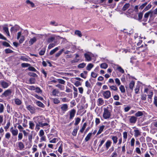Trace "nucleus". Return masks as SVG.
Returning <instances> with one entry per match:
<instances>
[{
    "mask_svg": "<svg viewBox=\"0 0 157 157\" xmlns=\"http://www.w3.org/2000/svg\"><path fill=\"white\" fill-rule=\"evenodd\" d=\"M85 60L86 61L89 62L91 61L92 58L93 57L94 55L90 52H87L84 54Z\"/></svg>",
    "mask_w": 157,
    "mask_h": 157,
    "instance_id": "1",
    "label": "nucleus"
},
{
    "mask_svg": "<svg viewBox=\"0 0 157 157\" xmlns=\"http://www.w3.org/2000/svg\"><path fill=\"white\" fill-rule=\"evenodd\" d=\"M104 113L103 116L104 118H109L110 116V113L108 110V108H104Z\"/></svg>",
    "mask_w": 157,
    "mask_h": 157,
    "instance_id": "2",
    "label": "nucleus"
},
{
    "mask_svg": "<svg viewBox=\"0 0 157 157\" xmlns=\"http://www.w3.org/2000/svg\"><path fill=\"white\" fill-rule=\"evenodd\" d=\"M102 94L104 98L106 99H108L111 97V93L109 90H106L103 91L102 92Z\"/></svg>",
    "mask_w": 157,
    "mask_h": 157,
    "instance_id": "3",
    "label": "nucleus"
},
{
    "mask_svg": "<svg viewBox=\"0 0 157 157\" xmlns=\"http://www.w3.org/2000/svg\"><path fill=\"white\" fill-rule=\"evenodd\" d=\"M68 108V106L66 104H63L60 105V111L63 113L67 111Z\"/></svg>",
    "mask_w": 157,
    "mask_h": 157,
    "instance_id": "4",
    "label": "nucleus"
},
{
    "mask_svg": "<svg viewBox=\"0 0 157 157\" xmlns=\"http://www.w3.org/2000/svg\"><path fill=\"white\" fill-rule=\"evenodd\" d=\"M39 35H36V36L31 38L29 41V44L31 45L36 42L37 40V37H38Z\"/></svg>",
    "mask_w": 157,
    "mask_h": 157,
    "instance_id": "5",
    "label": "nucleus"
},
{
    "mask_svg": "<svg viewBox=\"0 0 157 157\" xmlns=\"http://www.w3.org/2000/svg\"><path fill=\"white\" fill-rule=\"evenodd\" d=\"M27 109L31 113H34L35 112V109L32 106L29 105L27 107Z\"/></svg>",
    "mask_w": 157,
    "mask_h": 157,
    "instance_id": "6",
    "label": "nucleus"
},
{
    "mask_svg": "<svg viewBox=\"0 0 157 157\" xmlns=\"http://www.w3.org/2000/svg\"><path fill=\"white\" fill-rule=\"evenodd\" d=\"M97 103L98 106L102 105L104 103V101L102 98H99L97 101Z\"/></svg>",
    "mask_w": 157,
    "mask_h": 157,
    "instance_id": "7",
    "label": "nucleus"
},
{
    "mask_svg": "<svg viewBox=\"0 0 157 157\" xmlns=\"http://www.w3.org/2000/svg\"><path fill=\"white\" fill-rule=\"evenodd\" d=\"M29 57L27 56H21L20 57L21 60L26 62L29 61Z\"/></svg>",
    "mask_w": 157,
    "mask_h": 157,
    "instance_id": "8",
    "label": "nucleus"
},
{
    "mask_svg": "<svg viewBox=\"0 0 157 157\" xmlns=\"http://www.w3.org/2000/svg\"><path fill=\"white\" fill-rule=\"evenodd\" d=\"M11 91L10 90L8 89L5 91L2 94L6 97L9 96L11 95Z\"/></svg>",
    "mask_w": 157,
    "mask_h": 157,
    "instance_id": "9",
    "label": "nucleus"
},
{
    "mask_svg": "<svg viewBox=\"0 0 157 157\" xmlns=\"http://www.w3.org/2000/svg\"><path fill=\"white\" fill-rule=\"evenodd\" d=\"M134 136L135 137H137L141 135V132L138 129H136L134 130Z\"/></svg>",
    "mask_w": 157,
    "mask_h": 157,
    "instance_id": "10",
    "label": "nucleus"
},
{
    "mask_svg": "<svg viewBox=\"0 0 157 157\" xmlns=\"http://www.w3.org/2000/svg\"><path fill=\"white\" fill-rule=\"evenodd\" d=\"M18 144L19 149L20 150H22L25 148V145L24 144L21 142H18Z\"/></svg>",
    "mask_w": 157,
    "mask_h": 157,
    "instance_id": "11",
    "label": "nucleus"
},
{
    "mask_svg": "<svg viewBox=\"0 0 157 157\" xmlns=\"http://www.w3.org/2000/svg\"><path fill=\"white\" fill-rule=\"evenodd\" d=\"M1 84L2 87L4 88H7L9 86V84L5 82V81H1Z\"/></svg>",
    "mask_w": 157,
    "mask_h": 157,
    "instance_id": "12",
    "label": "nucleus"
},
{
    "mask_svg": "<svg viewBox=\"0 0 157 157\" xmlns=\"http://www.w3.org/2000/svg\"><path fill=\"white\" fill-rule=\"evenodd\" d=\"M75 112L76 111L74 109H72L69 112L70 118H72L74 117Z\"/></svg>",
    "mask_w": 157,
    "mask_h": 157,
    "instance_id": "13",
    "label": "nucleus"
},
{
    "mask_svg": "<svg viewBox=\"0 0 157 157\" xmlns=\"http://www.w3.org/2000/svg\"><path fill=\"white\" fill-rule=\"evenodd\" d=\"M153 95V92L152 90H149L147 94L148 100L149 99H151Z\"/></svg>",
    "mask_w": 157,
    "mask_h": 157,
    "instance_id": "14",
    "label": "nucleus"
},
{
    "mask_svg": "<svg viewBox=\"0 0 157 157\" xmlns=\"http://www.w3.org/2000/svg\"><path fill=\"white\" fill-rule=\"evenodd\" d=\"M2 28L5 32L7 34V35L9 37L10 36L8 28L7 27H6L4 26H3Z\"/></svg>",
    "mask_w": 157,
    "mask_h": 157,
    "instance_id": "15",
    "label": "nucleus"
},
{
    "mask_svg": "<svg viewBox=\"0 0 157 157\" xmlns=\"http://www.w3.org/2000/svg\"><path fill=\"white\" fill-rule=\"evenodd\" d=\"M112 142L109 140L107 141L105 144V146L107 150L108 149L109 147L110 146Z\"/></svg>",
    "mask_w": 157,
    "mask_h": 157,
    "instance_id": "16",
    "label": "nucleus"
},
{
    "mask_svg": "<svg viewBox=\"0 0 157 157\" xmlns=\"http://www.w3.org/2000/svg\"><path fill=\"white\" fill-rule=\"evenodd\" d=\"M130 6V4L128 3H126L122 8L123 11H125Z\"/></svg>",
    "mask_w": 157,
    "mask_h": 157,
    "instance_id": "17",
    "label": "nucleus"
},
{
    "mask_svg": "<svg viewBox=\"0 0 157 157\" xmlns=\"http://www.w3.org/2000/svg\"><path fill=\"white\" fill-rule=\"evenodd\" d=\"M116 66L117 67V70H118L121 73L123 74L124 73V71L122 68L119 65H117Z\"/></svg>",
    "mask_w": 157,
    "mask_h": 157,
    "instance_id": "18",
    "label": "nucleus"
},
{
    "mask_svg": "<svg viewBox=\"0 0 157 157\" xmlns=\"http://www.w3.org/2000/svg\"><path fill=\"white\" fill-rule=\"evenodd\" d=\"M94 65L92 63H89L86 67V69L88 71H90L91 69L93 67Z\"/></svg>",
    "mask_w": 157,
    "mask_h": 157,
    "instance_id": "19",
    "label": "nucleus"
},
{
    "mask_svg": "<svg viewBox=\"0 0 157 157\" xmlns=\"http://www.w3.org/2000/svg\"><path fill=\"white\" fill-rule=\"evenodd\" d=\"M49 25H51L55 26H57L59 25V24L54 21H50L49 22Z\"/></svg>",
    "mask_w": 157,
    "mask_h": 157,
    "instance_id": "20",
    "label": "nucleus"
},
{
    "mask_svg": "<svg viewBox=\"0 0 157 157\" xmlns=\"http://www.w3.org/2000/svg\"><path fill=\"white\" fill-rule=\"evenodd\" d=\"M109 88L111 90H113L114 91H117L118 90L116 86L115 85H112V86H109Z\"/></svg>",
    "mask_w": 157,
    "mask_h": 157,
    "instance_id": "21",
    "label": "nucleus"
},
{
    "mask_svg": "<svg viewBox=\"0 0 157 157\" xmlns=\"http://www.w3.org/2000/svg\"><path fill=\"white\" fill-rule=\"evenodd\" d=\"M104 127L105 126L104 125H102L100 127L97 133V135H98L101 132L103 131L104 128Z\"/></svg>",
    "mask_w": 157,
    "mask_h": 157,
    "instance_id": "22",
    "label": "nucleus"
},
{
    "mask_svg": "<svg viewBox=\"0 0 157 157\" xmlns=\"http://www.w3.org/2000/svg\"><path fill=\"white\" fill-rule=\"evenodd\" d=\"M134 85L135 82L133 81H131L129 83V87L130 89H131V90H132Z\"/></svg>",
    "mask_w": 157,
    "mask_h": 157,
    "instance_id": "23",
    "label": "nucleus"
},
{
    "mask_svg": "<svg viewBox=\"0 0 157 157\" xmlns=\"http://www.w3.org/2000/svg\"><path fill=\"white\" fill-rule=\"evenodd\" d=\"M18 28V27L17 26H15L13 27H12L10 29V31L11 32H16L17 30V29Z\"/></svg>",
    "mask_w": 157,
    "mask_h": 157,
    "instance_id": "24",
    "label": "nucleus"
},
{
    "mask_svg": "<svg viewBox=\"0 0 157 157\" xmlns=\"http://www.w3.org/2000/svg\"><path fill=\"white\" fill-rule=\"evenodd\" d=\"M107 64L105 63H103L100 65L101 68L105 69L108 67Z\"/></svg>",
    "mask_w": 157,
    "mask_h": 157,
    "instance_id": "25",
    "label": "nucleus"
},
{
    "mask_svg": "<svg viewBox=\"0 0 157 157\" xmlns=\"http://www.w3.org/2000/svg\"><path fill=\"white\" fill-rule=\"evenodd\" d=\"M11 132L13 136H16L18 134V131L17 129H14L11 131Z\"/></svg>",
    "mask_w": 157,
    "mask_h": 157,
    "instance_id": "26",
    "label": "nucleus"
},
{
    "mask_svg": "<svg viewBox=\"0 0 157 157\" xmlns=\"http://www.w3.org/2000/svg\"><path fill=\"white\" fill-rule=\"evenodd\" d=\"M36 105L39 106L42 108H44V104L39 101H37L36 102Z\"/></svg>",
    "mask_w": 157,
    "mask_h": 157,
    "instance_id": "27",
    "label": "nucleus"
},
{
    "mask_svg": "<svg viewBox=\"0 0 157 157\" xmlns=\"http://www.w3.org/2000/svg\"><path fill=\"white\" fill-rule=\"evenodd\" d=\"M59 49V48L58 47H56L54 49H53L52 50H51L49 53V54L50 55H51L54 54L55 52H56L57 51H58Z\"/></svg>",
    "mask_w": 157,
    "mask_h": 157,
    "instance_id": "28",
    "label": "nucleus"
},
{
    "mask_svg": "<svg viewBox=\"0 0 157 157\" xmlns=\"http://www.w3.org/2000/svg\"><path fill=\"white\" fill-rule=\"evenodd\" d=\"M111 139L113 141V144H116L117 143L118 139V138L117 136H112Z\"/></svg>",
    "mask_w": 157,
    "mask_h": 157,
    "instance_id": "29",
    "label": "nucleus"
},
{
    "mask_svg": "<svg viewBox=\"0 0 157 157\" xmlns=\"http://www.w3.org/2000/svg\"><path fill=\"white\" fill-rule=\"evenodd\" d=\"M148 12H147L145 13L144 15L143 20L144 21H147L148 17L149 16Z\"/></svg>",
    "mask_w": 157,
    "mask_h": 157,
    "instance_id": "30",
    "label": "nucleus"
},
{
    "mask_svg": "<svg viewBox=\"0 0 157 157\" xmlns=\"http://www.w3.org/2000/svg\"><path fill=\"white\" fill-rule=\"evenodd\" d=\"M14 102L15 104L17 105H20L21 103V100L18 98L15 99L14 100Z\"/></svg>",
    "mask_w": 157,
    "mask_h": 157,
    "instance_id": "31",
    "label": "nucleus"
},
{
    "mask_svg": "<svg viewBox=\"0 0 157 157\" xmlns=\"http://www.w3.org/2000/svg\"><path fill=\"white\" fill-rule=\"evenodd\" d=\"M59 92V91L58 90L54 89L52 91V95L55 96H57Z\"/></svg>",
    "mask_w": 157,
    "mask_h": 157,
    "instance_id": "32",
    "label": "nucleus"
},
{
    "mask_svg": "<svg viewBox=\"0 0 157 157\" xmlns=\"http://www.w3.org/2000/svg\"><path fill=\"white\" fill-rule=\"evenodd\" d=\"M119 89L120 91L122 93H124L125 92V89L124 88V86L123 85H121L119 87Z\"/></svg>",
    "mask_w": 157,
    "mask_h": 157,
    "instance_id": "33",
    "label": "nucleus"
},
{
    "mask_svg": "<svg viewBox=\"0 0 157 157\" xmlns=\"http://www.w3.org/2000/svg\"><path fill=\"white\" fill-rule=\"evenodd\" d=\"M75 35H77L79 37H81L82 36V35L81 31L78 30H75Z\"/></svg>",
    "mask_w": 157,
    "mask_h": 157,
    "instance_id": "34",
    "label": "nucleus"
},
{
    "mask_svg": "<svg viewBox=\"0 0 157 157\" xmlns=\"http://www.w3.org/2000/svg\"><path fill=\"white\" fill-rule=\"evenodd\" d=\"M92 134V133H89L88 134L85 139V140L86 141H87L90 140L91 136Z\"/></svg>",
    "mask_w": 157,
    "mask_h": 157,
    "instance_id": "35",
    "label": "nucleus"
},
{
    "mask_svg": "<svg viewBox=\"0 0 157 157\" xmlns=\"http://www.w3.org/2000/svg\"><path fill=\"white\" fill-rule=\"evenodd\" d=\"M86 125H87L86 123H84V124H83L82 126V128L80 130V132H81L82 133L83 132L84 130Z\"/></svg>",
    "mask_w": 157,
    "mask_h": 157,
    "instance_id": "36",
    "label": "nucleus"
},
{
    "mask_svg": "<svg viewBox=\"0 0 157 157\" xmlns=\"http://www.w3.org/2000/svg\"><path fill=\"white\" fill-rule=\"evenodd\" d=\"M56 44V42H54V43H50L48 45V49H50L54 46H55Z\"/></svg>",
    "mask_w": 157,
    "mask_h": 157,
    "instance_id": "37",
    "label": "nucleus"
},
{
    "mask_svg": "<svg viewBox=\"0 0 157 157\" xmlns=\"http://www.w3.org/2000/svg\"><path fill=\"white\" fill-rule=\"evenodd\" d=\"M64 51V49H62L61 50H60L58 53L56 54L55 56L56 57H58Z\"/></svg>",
    "mask_w": 157,
    "mask_h": 157,
    "instance_id": "38",
    "label": "nucleus"
},
{
    "mask_svg": "<svg viewBox=\"0 0 157 157\" xmlns=\"http://www.w3.org/2000/svg\"><path fill=\"white\" fill-rule=\"evenodd\" d=\"M48 125V124L47 123H42V122H39V124H36V127L37 126V125L39 126L40 127H43L45 126H47Z\"/></svg>",
    "mask_w": 157,
    "mask_h": 157,
    "instance_id": "39",
    "label": "nucleus"
},
{
    "mask_svg": "<svg viewBox=\"0 0 157 157\" xmlns=\"http://www.w3.org/2000/svg\"><path fill=\"white\" fill-rule=\"evenodd\" d=\"M148 13L149 14V15L150 16V17H154V15L155 14L154 13V11H153L151 10H150L148 12Z\"/></svg>",
    "mask_w": 157,
    "mask_h": 157,
    "instance_id": "40",
    "label": "nucleus"
},
{
    "mask_svg": "<svg viewBox=\"0 0 157 157\" xmlns=\"http://www.w3.org/2000/svg\"><path fill=\"white\" fill-rule=\"evenodd\" d=\"M147 95L144 94H142L141 95V100L145 101L146 99Z\"/></svg>",
    "mask_w": 157,
    "mask_h": 157,
    "instance_id": "41",
    "label": "nucleus"
},
{
    "mask_svg": "<svg viewBox=\"0 0 157 157\" xmlns=\"http://www.w3.org/2000/svg\"><path fill=\"white\" fill-rule=\"evenodd\" d=\"M52 101L55 104H58L60 102V101L59 99L56 98H53Z\"/></svg>",
    "mask_w": 157,
    "mask_h": 157,
    "instance_id": "42",
    "label": "nucleus"
},
{
    "mask_svg": "<svg viewBox=\"0 0 157 157\" xmlns=\"http://www.w3.org/2000/svg\"><path fill=\"white\" fill-rule=\"evenodd\" d=\"M140 87L138 85H137L136 86L135 88V91L136 94H138L139 91Z\"/></svg>",
    "mask_w": 157,
    "mask_h": 157,
    "instance_id": "43",
    "label": "nucleus"
},
{
    "mask_svg": "<svg viewBox=\"0 0 157 157\" xmlns=\"http://www.w3.org/2000/svg\"><path fill=\"white\" fill-rule=\"evenodd\" d=\"M26 3L28 4H29L30 5V6L32 7H33L34 6V4L32 2L30 1L29 0H27L26 1Z\"/></svg>",
    "mask_w": 157,
    "mask_h": 157,
    "instance_id": "44",
    "label": "nucleus"
},
{
    "mask_svg": "<svg viewBox=\"0 0 157 157\" xmlns=\"http://www.w3.org/2000/svg\"><path fill=\"white\" fill-rule=\"evenodd\" d=\"M28 75L30 76H32L34 77H36L37 76V75L36 73L32 72L29 73Z\"/></svg>",
    "mask_w": 157,
    "mask_h": 157,
    "instance_id": "45",
    "label": "nucleus"
},
{
    "mask_svg": "<svg viewBox=\"0 0 157 157\" xmlns=\"http://www.w3.org/2000/svg\"><path fill=\"white\" fill-rule=\"evenodd\" d=\"M123 137L125 139L124 141L125 142L126 141V139L127 138V132H124L123 133Z\"/></svg>",
    "mask_w": 157,
    "mask_h": 157,
    "instance_id": "46",
    "label": "nucleus"
},
{
    "mask_svg": "<svg viewBox=\"0 0 157 157\" xmlns=\"http://www.w3.org/2000/svg\"><path fill=\"white\" fill-rule=\"evenodd\" d=\"M28 69L30 71H33L36 72H37V70L33 67H29Z\"/></svg>",
    "mask_w": 157,
    "mask_h": 157,
    "instance_id": "47",
    "label": "nucleus"
},
{
    "mask_svg": "<svg viewBox=\"0 0 157 157\" xmlns=\"http://www.w3.org/2000/svg\"><path fill=\"white\" fill-rule=\"evenodd\" d=\"M154 104L157 107V96H155L154 98Z\"/></svg>",
    "mask_w": 157,
    "mask_h": 157,
    "instance_id": "48",
    "label": "nucleus"
},
{
    "mask_svg": "<svg viewBox=\"0 0 157 157\" xmlns=\"http://www.w3.org/2000/svg\"><path fill=\"white\" fill-rule=\"evenodd\" d=\"M135 141V139L134 138H132L130 141V144L131 146L133 147L134 146Z\"/></svg>",
    "mask_w": 157,
    "mask_h": 157,
    "instance_id": "49",
    "label": "nucleus"
},
{
    "mask_svg": "<svg viewBox=\"0 0 157 157\" xmlns=\"http://www.w3.org/2000/svg\"><path fill=\"white\" fill-rule=\"evenodd\" d=\"M30 66V64L28 63H22L21 64V66L22 67H28Z\"/></svg>",
    "mask_w": 157,
    "mask_h": 157,
    "instance_id": "50",
    "label": "nucleus"
},
{
    "mask_svg": "<svg viewBox=\"0 0 157 157\" xmlns=\"http://www.w3.org/2000/svg\"><path fill=\"white\" fill-rule=\"evenodd\" d=\"M135 116L137 117H139L143 115L142 112L141 111H138L135 114Z\"/></svg>",
    "mask_w": 157,
    "mask_h": 157,
    "instance_id": "51",
    "label": "nucleus"
},
{
    "mask_svg": "<svg viewBox=\"0 0 157 157\" xmlns=\"http://www.w3.org/2000/svg\"><path fill=\"white\" fill-rule=\"evenodd\" d=\"M45 51V49H42L40 52L39 54L40 56H42L44 55Z\"/></svg>",
    "mask_w": 157,
    "mask_h": 157,
    "instance_id": "52",
    "label": "nucleus"
},
{
    "mask_svg": "<svg viewBox=\"0 0 157 157\" xmlns=\"http://www.w3.org/2000/svg\"><path fill=\"white\" fill-rule=\"evenodd\" d=\"M86 65V64L84 63H82L79 64L78 66V67L80 68H82L84 67Z\"/></svg>",
    "mask_w": 157,
    "mask_h": 157,
    "instance_id": "53",
    "label": "nucleus"
},
{
    "mask_svg": "<svg viewBox=\"0 0 157 157\" xmlns=\"http://www.w3.org/2000/svg\"><path fill=\"white\" fill-rule=\"evenodd\" d=\"M25 40V38L24 36H21V37L19 40V42L20 44L22 43Z\"/></svg>",
    "mask_w": 157,
    "mask_h": 157,
    "instance_id": "54",
    "label": "nucleus"
},
{
    "mask_svg": "<svg viewBox=\"0 0 157 157\" xmlns=\"http://www.w3.org/2000/svg\"><path fill=\"white\" fill-rule=\"evenodd\" d=\"M55 39V38L54 37H50L48 39V43H51L53 42Z\"/></svg>",
    "mask_w": 157,
    "mask_h": 157,
    "instance_id": "55",
    "label": "nucleus"
},
{
    "mask_svg": "<svg viewBox=\"0 0 157 157\" xmlns=\"http://www.w3.org/2000/svg\"><path fill=\"white\" fill-rule=\"evenodd\" d=\"M33 95L38 99L40 100H43V98H42V97H41L40 96L38 95L37 94H34Z\"/></svg>",
    "mask_w": 157,
    "mask_h": 157,
    "instance_id": "56",
    "label": "nucleus"
},
{
    "mask_svg": "<svg viewBox=\"0 0 157 157\" xmlns=\"http://www.w3.org/2000/svg\"><path fill=\"white\" fill-rule=\"evenodd\" d=\"M85 86L87 88H91V85L88 81H86L85 82Z\"/></svg>",
    "mask_w": 157,
    "mask_h": 157,
    "instance_id": "57",
    "label": "nucleus"
},
{
    "mask_svg": "<svg viewBox=\"0 0 157 157\" xmlns=\"http://www.w3.org/2000/svg\"><path fill=\"white\" fill-rule=\"evenodd\" d=\"M21 36H23L21 34V32H18L17 33V39L18 40L20 37H21Z\"/></svg>",
    "mask_w": 157,
    "mask_h": 157,
    "instance_id": "58",
    "label": "nucleus"
},
{
    "mask_svg": "<svg viewBox=\"0 0 157 157\" xmlns=\"http://www.w3.org/2000/svg\"><path fill=\"white\" fill-rule=\"evenodd\" d=\"M56 86L59 88L61 90H64V86L59 84L57 85Z\"/></svg>",
    "mask_w": 157,
    "mask_h": 157,
    "instance_id": "59",
    "label": "nucleus"
},
{
    "mask_svg": "<svg viewBox=\"0 0 157 157\" xmlns=\"http://www.w3.org/2000/svg\"><path fill=\"white\" fill-rule=\"evenodd\" d=\"M115 82L116 84H117L118 86L120 85L121 83L120 80L118 78H116L115 79Z\"/></svg>",
    "mask_w": 157,
    "mask_h": 157,
    "instance_id": "60",
    "label": "nucleus"
},
{
    "mask_svg": "<svg viewBox=\"0 0 157 157\" xmlns=\"http://www.w3.org/2000/svg\"><path fill=\"white\" fill-rule=\"evenodd\" d=\"M29 128L32 129L34 128V124L32 122H30L29 123Z\"/></svg>",
    "mask_w": 157,
    "mask_h": 157,
    "instance_id": "61",
    "label": "nucleus"
},
{
    "mask_svg": "<svg viewBox=\"0 0 157 157\" xmlns=\"http://www.w3.org/2000/svg\"><path fill=\"white\" fill-rule=\"evenodd\" d=\"M5 52L6 53H12L13 52V51L9 48H7L5 50Z\"/></svg>",
    "mask_w": 157,
    "mask_h": 157,
    "instance_id": "62",
    "label": "nucleus"
},
{
    "mask_svg": "<svg viewBox=\"0 0 157 157\" xmlns=\"http://www.w3.org/2000/svg\"><path fill=\"white\" fill-rule=\"evenodd\" d=\"M77 130V129H74L72 133V135L74 136H75L76 135Z\"/></svg>",
    "mask_w": 157,
    "mask_h": 157,
    "instance_id": "63",
    "label": "nucleus"
},
{
    "mask_svg": "<svg viewBox=\"0 0 157 157\" xmlns=\"http://www.w3.org/2000/svg\"><path fill=\"white\" fill-rule=\"evenodd\" d=\"M91 76L94 78H96L97 76V74L94 72H92L91 73Z\"/></svg>",
    "mask_w": 157,
    "mask_h": 157,
    "instance_id": "64",
    "label": "nucleus"
}]
</instances>
